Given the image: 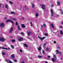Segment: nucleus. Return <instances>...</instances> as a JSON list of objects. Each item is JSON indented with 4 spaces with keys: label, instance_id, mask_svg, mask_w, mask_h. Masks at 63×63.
Instances as JSON below:
<instances>
[{
    "label": "nucleus",
    "instance_id": "nucleus-10",
    "mask_svg": "<svg viewBox=\"0 0 63 63\" xmlns=\"http://www.w3.org/2000/svg\"><path fill=\"white\" fill-rule=\"evenodd\" d=\"M31 34H32V32L30 31L29 32L27 33V34H28V36H30V35H31Z\"/></svg>",
    "mask_w": 63,
    "mask_h": 63
},
{
    "label": "nucleus",
    "instance_id": "nucleus-56",
    "mask_svg": "<svg viewBox=\"0 0 63 63\" xmlns=\"http://www.w3.org/2000/svg\"><path fill=\"white\" fill-rule=\"evenodd\" d=\"M43 27V26H41V27Z\"/></svg>",
    "mask_w": 63,
    "mask_h": 63
},
{
    "label": "nucleus",
    "instance_id": "nucleus-41",
    "mask_svg": "<svg viewBox=\"0 0 63 63\" xmlns=\"http://www.w3.org/2000/svg\"><path fill=\"white\" fill-rule=\"evenodd\" d=\"M20 51L21 52H22V50H20Z\"/></svg>",
    "mask_w": 63,
    "mask_h": 63
},
{
    "label": "nucleus",
    "instance_id": "nucleus-34",
    "mask_svg": "<svg viewBox=\"0 0 63 63\" xmlns=\"http://www.w3.org/2000/svg\"><path fill=\"white\" fill-rule=\"evenodd\" d=\"M9 3H10V4H13V2L10 1H9Z\"/></svg>",
    "mask_w": 63,
    "mask_h": 63
},
{
    "label": "nucleus",
    "instance_id": "nucleus-25",
    "mask_svg": "<svg viewBox=\"0 0 63 63\" xmlns=\"http://www.w3.org/2000/svg\"><path fill=\"white\" fill-rule=\"evenodd\" d=\"M11 14H15V15L16 14V13H14V12H11Z\"/></svg>",
    "mask_w": 63,
    "mask_h": 63
},
{
    "label": "nucleus",
    "instance_id": "nucleus-58",
    "mask_svg": "<svg viewBox=\"0 0 63 63\" xmlns=\"http://www.w3.org/2000/svg\"><path fill=\"white\" fill-rule=\"evenodd\" d=\"M62 23L63 24V22H62Z\"/></svg>",
    "mask_w": 63,
    "mask_h": 63
},
{
    "label": "nucleus",
    "instance_id": "nucleus-1",
    "mask_svg": "<svg viewBox=\"0 0 63 63\" xmlns=\"http://www.w3.org/2000/svg\"><path fill=\"white\" fill-rule=\"evenodd\" d=\"M41 7L43 10H45L46 9V5L44 4H42L41 5Z\"/></svg>",
    "mask_w": 63,
    "mask_h": 63
},
{
    "label": "nucleus",
    "instance_id": "nucleus-5",
    "mask_svg": "<svg viewBox=\"0 0 63 63\" xmlns=\"http://www.w3.org/2000/svg\"><path fill=\"white\" fill-rule=\"evenodd\" d=\"M18 40L19 41H21L23 40V38L22 37L20 38H19L18 39Z\"/></svg>",
    "mask_w": 63,
    "mask_h": 63
},
{
    "label": "nucleus",
    "instance_id": "nucleus-19",
    "mask_svg": "<svg viewBox=\"0 0 63 63\" xmlns=\"http://www.w3.org/2000/svg\"><path fill=\"white\" fill-rule=\"evenodd\" d=\"M57 4L58 5H60V3L58 1L57 2Z\"/></svg>",
    "mask_w": 63,
    "mask_h": 63
},
{
    "label": "nucleus",
    "instance_id": "nucleus-31",
    "mask_svg": "<svg viewBox=\"0 0 63 63\" xmlns=\"http://www.w3.org/2000/svg\"><path fill=\"white\" fill-rule=\"evenodd\" d=\"M46 50H47V51H48V50H49V48H48V47H47L46 48Z\"/></svg>",
    "mask_w": 63,
    "mask_h": 63
},
{
    "label": "nucleus",
    "instance_id": "nucleus-29",
    "mask_svg": "<svg viewBox=\"0 0 63 63\" xmlns=\"http://www.w3.org/2000/svg\"><path fill=\"white\" fill-rule=\"evenodd\" d=\"M47 44L46 43H45V44H44V45L43 46V47H45V46Z\"/></svg>",
    "mask_w": 63,
    "mask_h": 63
},
{
    "label": "nucleus",
    "instance_id": "nucleus-17",
    "mask_svg": "<svg viewBox=\"0 0 63 63\" xmlns=\"http://www.w3.org/2000/svg\"><path fill=\"white\" fill-rule=\"evenodd\" d=\"M58 10H60V11L61 12V13L62 15V14H63V11H62V10L58 9Z\"/></svg>",
    "mask_w": 63,
    "mask_h": 63
},
{
    "label": "nucleus",
    "instance_id": "nucleus-7",
    "mask_svg": "<svg viewBox=\"0 0 63 63\" xmlns=\"http://www.w3.org/2000/svg\"><path fill=\"white\" fill-rule=\"evenodd\" d=\"M0 48L3 49H6V50H8V49L7 48H6L4 47H0Z\"/></svg>",
    "mask_w": 63,
    "mask_h": 63
},
{
    "label": "nucleus",
    "instance_id": "nucleus-22",
    "mask_svg": "<svg viewBox=\"0 0 63 63\" xmlns=\"http://www.w3.org/2000/svg\"><path fill=\"white\" fill-rule=\"evenodd\" d=\"M5 7L6 9H8V5H5Z\"/></svg>",
    "mask_w": 63,
    "mask_h": 63
},
{
    "label": "nucleus",
    "instance_id": "nucleus-4",
    "mask_svg": "<svg viewBox=\"0 0 63 63\" xmlns=\"http://www.w3.org/2000/svg\"><path fill=\"white\" fill-rule=\"evenodd\" d=\"M5 40V38H0V42H4Z\"/></svg>",
    "mask_w": 63,
    "mask_h": 63
},
{
    "label": "nucleus",
    "instance_id": "nucleus-16",
    "mask_svg": "<svg viewBox=\"0 0 63 63\" xmlns=\"http://www.w3.org/2000/svg\"><path fill=\"white\" fill-rule=\"evenodd\" d=\"M53 56L54 58L55 59H56V60H57V58L56 57V55H53Z\"/></svg>",
    "mask_w": 63,
    "mask_h": 63
},
{
    "label": "nucleus",
    "instance_id": "nucleus-8",
    "mask_svg": "<svg viewBox=\"0 0 63 63\" xmlns=\"http://www.w3.org/2000/svg\"><path fill=\"white\" fill-rule=\"evenodd\" d=\"M13 31V27H11V28L10 29V33H12V31Z\"/></svg>",
    "mask_w": 63,
    "mask_h": 63
},
{
    "label": "nucleus",
    "instance_id": "nucleus-43",
    "mask_svg": "<svg viewBox=\"0 0 63 63\" xmlns=\"http://www.w3.org/2000/svg\"><path fill=\"white\" fill-rule=\"evenodd\" d=\"M1 4L0 3V8H1Z\"/></svg>",
    "mask_w": 63,
    "mask_h": 63
},
{
    "label": "nucleus",
    "instance_id": "nucleus-37",
    "mask_svg": "<svg viewBox=\"0 0 63 63\" xmlns=\"http://www.w3.org/2000/svg\"><path fill=\"white\" fill-rule=\"evenodd\" d=\"M16 25H18V23H17V22H16Z\"/></svg>",
    "mask_w": 63,
    "mask_h": 63
},
{
    "label": "nucleus",
    "instance_id": "nucleus-27",
    "mask_svg": "<svg viewBox=\"0 0 63 63\" xmlns=\"http://www.w3.org/2000/svg\"><path fill=\"white\" fill-rule=\"evenodd\" d=\"M24 46H25V47H28L27 45L26 44H24Z\"/></svg>",
    "mask_w": 63,
    "mask_h": 63
},
{
    "label": "nucleus",
    "instance_id": "nucleus-50",
    "mask_svg": "<svg viewBox=\"0 0 63 63\" xmlns=\"http://www.w3.org/2000/svg\"><path fill=\"white\" fill-rule=\"evenodd\" d=\"M22 19H24V17L22 18Z\"/></svg>",
    "mask_w": 63,
    "mask_h": 63
},
{
    "label": "nucleus",
    "instance_id": "nucleus-30",
    "mask_svg": "<svg viewBox=\"0 0 63 63\" xmlns=\"http://www.w3.org/2000/svg\"><path fill=\"white\" fill-rule=\"evenodd\" d=\"M42 53L43 54H45V51L43 50L42 51Z\"/></svg>",
    "mask_w": 63,
    "mask_h": 63
},
{
    "label": "nucleus",
    "instance_id": "nucleus-55",
    "mask_svg": "<svg viewBox=\"0 0 63 63\" xmlns=\"http://www.w3.org/2000/svg\"><path fill=\"white\" fill-rule=\"evenodd\" d=\"M45 63H47V61H46L45 62Z\"/></svg>",
    "mask_w": 63,
    "mask_h": 63
},
{
    "label": "nucleus",
    "instance_id": "nucleus-35",
    "mask_svg": "<svg viewBox=\"0 0 63 63\" xmlns=\"http://www.w3.org/2000/svg\"><path fill=\"white\" fill-rule=\"evenodd\" d=\"M38 57L39 58H42V56H39Z\"/></svg>",
    "mask_w": 63,
    "mask_h": 63
},
{
    "label": "nucleus",
    "instance_id": "nucleus-42",
    "mask_svg": "<svg viewBox=\"0 0 63 63\" xmlns=\"http://www.w3.org/2000/svg\"><path fill=\"white\" fill-rule=\"evenodd\" d=\"M14 62H17V60H15Z\"/></svg>",
    "mask_w": 63,
    "mask_h": 63
},
{
    "label": "nucleus",
    "instance_id": "nucleus-51",
    "mask_svg": "<svg viewBox=\"0 0 63 63\" xmlns=\"http://www.w3.org/2000/svg\"><path fill=\"white\" fill-rule=\"evenodd\" d=\"M21 63H24V62L23 61H22Z\"/></svg>",
    "mask_w": 63,
    "mask_h": 63
},
{
    "label": "nucleus",
    "instance_id": "nucleus-20",
    "mask_svg": "<svg viewBox=\"0 0 63 63\" xmlns=\"http://www.w3.org/2000/svg\"><path fill=\"white\" fill-rule=\"evenodd\" d=\"M32 6L33 8H34L35 7V5H34V4H32Z\"/></svg>",
    "mask_w": 63,
    "mask_h": 63
},
{
    "label": "nucleus",
    "instance_id": "nucleus-36",
    "mask_svg": "<svg viewBox=\"0 0 63 63\" xmlns=\"http://www.w3.org/2000/svg\"><path fill=\"white\" fill-rule=\"evenodd\" d=\"M12 19L13 20H16V19L15 18H13Z\"/></svg>",
    "mask_w": 63,
    "mask_h": 63
},
{
    "label": "nucleus",
    "instance_id": "nucleus-32",
    "mask_svg": "<svg viewBox=\"0 0 63 63\" xmlns=\"http://www.w3.org/2000/svg\"><path fill=\"white\" fill-rule=\"evenodd\" d=\"M2 55H5L6 54L5 53V52H3L2 53Z\"/></svg>",
    "mask_w": 63,
    "mask_h": 63
},
{
    "label": "nucleus",
    "instance_id": "nucleus-47",
    "mask_svg": "<svg viewBox=\"0 0 63 63\" xmlns=\"http://www.w3.org/2000/svg\"><path fill=\"white\" fill-rule=\"evenodd\" d=\"M50 57L49 56H48V58H50Z\"/></svg>",
    "mask_w": 63,
    "mask_h": 63
},
{
    "label": "nucleus",
    "instance_id": "nucleus-52",
    "mask_svg": "<svg viewBox=\"0 0 63 63\" xmlns=\"http://www.w3.org/2000/svg\"><path fill=\"white\" fill-rule=\"evenodd\" d=\"M59 16V15H57V16Z\"/></svg>",
    "mask_w": 63,
    "mask_h": 63
},
{
    "label": "nucleus",
    "instance_id": "nucleus-15",
    "mask_svg": "<svg viewBox=\"0 0 63 63\" xmlns=\"http://www.w3.org/2000/svg\"><path fill=\"white\" fill-rule=\"evenodd\" d=\"M51 60H52V61L53 62V63H54L55 62V60H54V58H52L51 59Z\"/></svg>",
    "mask_w": 63,
    "mask_h": 63
},
{
    "label": "nucleus",
    "instance_id": "nucleus-53",
    "mask_svg": "<svg viewBox=\"0 0 63 63\" xmlns=\"http://www.w3.org/2000/svg\"><path fill=\"white\" fill-rule=\"evenodd\" d=\"M10 49V47H9L8 49V50H9Z\"/></svg>",
    "mask_w": 63,
    "mask_h": 63
},
{
    "label": "nucleus",
    "instance_id": "nucleus-54",
    "mask_svg": "<svg viewBox=\"0 0 63 63\" xmlns=\"http://www.w3.org/2000/svg\"><path fill=\"white\" fill-rule=\"evenodd\" d=\"M58 48H60V47H58Z\"/></svg>",
    "mask_w": 63,
    "mask_h": 63
},
{
    "label": "nucleus",
    "instance_id": "nucleus-33",
    "mask_svg": "<svg viewBox=\"0 0 63 63\" xmlns=\"http://www.w3.org/2000/svg\"><path fill=\"white\" fill-rule=\"evenodd\" d=\"M11 47H12V48H14V47L12 45H11Z\"/></svg>",
    "mask_w": 63,
    "mask_h": 63
},
{
    "label": "nucleus",
    "instance_id": "nucleus-44",
    "mask_svg": "<svg viewBox=\"0 0 63 63\" xmlns=\"http://www.w3.org/2000/svg\"><path fill=\"white\" fill-rule=\"evenodd\" d=\"M56 41H55L54 42V44H56Z\"/></svg>",
    "mask_w": 63,
    "mask_h": 63
},
{
    "label": "nucleus",
    "instance_id": "nucleus-57",
    "mask_svg": "<svg viewBox=\"0 0 63 63\" xmlns=\"http://www.w3.org/2000/svg\"><path fill=\"white\" fill-rule=\"evenodd\" d=\"M62 59V58H61V60H62V59Z\"/></svg>",
    "mask_w": 63,
    "mask_h": 63
},
{
    "label": "nucleus",
    "instance_id": "nucleus-6",
    "mask_svg": "<svg viewBox=\"0 0 63 63\" xmlns=\"http://www.w3.org/2000/svg\"><path fill=\"white\" fill-rule=\"evenodd\" d=\"M5 26V24L3 23H1L0 24V26L1 27H4Z\"/></svg>",
    "mask_w": 63,
    "mask_h": 63
},
{
    "label": "nucleus",
    "instance_id": "nucleus-59",
    "mask_svg": "<svg viewBox=\"0 0 63 63\" xmlns=\"http://www.w3.org/2000/svg\"><path fill=\"white\" fill-rule=\"evenodd\" d=\"M25 7H26V6H25Z\"/></svg>",
    "mask_w": 63,
    "mask_h": 63
},
{
    "label": "nucleus",
    "instance_id": "nucleus-9",
    "mask_svg": "<svg viewBox=\"0 0 63 63\" xmlns=\"http://www.w3.org/2000/svg\"><path fill=\"white\" fill-rule=\"evenodd\" d=\"M51 16H53V11L52 9H51Z\"/></svg>",
    "mask_w": 63,
    "mask_h": 63
},
{
    "label": "nucleus",
    "instance_id": "nucleus-28",
    "mask_svg": "<svg viewBox=\"0 0 63 63\" xmlns=\"http://www.w3.org/2000/svg\"><path fill=\"white\" fill-rule=\"evenodd\" d=\"M12 42H15V39H12L11 40Z\"/></svg>",
    "mask_w": 63,
    "mask_h": 63
},
{
    "label": "nucleus",
    "instance_id": "nucleus-23",
    "mask_svg": "<svg viewBox=\"0 0 63 63\" xmlns=\"http://www.w3.org/2000/svg\"><path fill=\"white\" fill-rule=\"evenodd\" d=\"M60 33L61 35H63V32L62 31H60Z\"/></svg>",
    "mask_w": 63,
    "mask_h": 63
},
{
    "label": "nucleus",
    "instance_id": "nucleus-13",
    "mask_svg": "<svg viewBox=\"0 0 63 63\" xmlns=\"http://www.w3.org/2000/svg\"><path fill=\"white\" fill-rule=\"evenodd\" d=\"M11 57H12V58L13 59V58H15V55L14 54H13L11 55Z\"/></svg>",
    "mask_w": 63,
    "mask_h": 63
},
{
    "label": "nucleus",
    "instance_id": "nucleus-61",
    "mask_svg": "<svg viewBox=\"0 0 63 63\" xmlns=\"http://www.w3.org/2000/svg\"><path fill=\"white\" fill-rule=\"evenodd\" d=\"M20 8V9H21Z\"/></svg>",
    "mask_w": 63,
    "mask_h": 63
},
{
    "label": "nucleus",
    "instance_id": "nucleus-38",
    "mask_svg": "<svg viewBox=\"0 0 63 63\" xmlns=\"http://www.w3.org/2000/svg\"><path fill=\"white\" fill-rule=\"evenodd\" d=\"M45 35L46 36H47L48 35V34L47 33H45Z\"/></svg>",
    "mask_w": 63,
    "mask_h": 63
},
{
    "label": "nucleus",
    "instance_id": "nucleus-45",
    "mask_svg": "<svg viewBox=\"0 0 63 63\" xmlns=\"http://www.w3.org/2000/svg\"><path fill=\"white\" fill-rule=\"evenodd\" d=\"M21 34H23L24 33L23 32H21Z\"/></svg>",
    "mask_w": 63,
    "mask_h": 63
},
{
    "label": "nucleus",
    "instance_id": "nucleus-12",
    "mask_svg": "<svg viewBox=\"0 0 63 63\" xmlns=\"http://www.w3.org/2000/svg\"><path fill=\"white\" fill-rule=\"evenodd\" d=\"M22 27L23 28H25V26L24 25V24H22L21 25Z\"/></svg>",
    "mask_w": 63,
    "mask_h": 63
},
{
    "label": "nucleus",
    "instance_id": "nucleus-24",
    "mask_svg": "<svg viewBox=\"0 0 63 63\" xmlns=\"http://www.w3.org/2000/svg\"><path fill=\"white\" fill-rule=\"evenodd\" d=\"M51 26L52 27V28H54V25H53L52 24H51Z\"/></svg>",
    "mask_w": 63,
    "mask_h": 63
},
{
    "label": "nucleus",
    "instance_id": "nucleus-11",
    "mask_svg": "<svg viewBox=\"0 0 63 63\" xmlns=\"http://www.w3.org/2000/svg\"><path fill=\"white\" fill-rule=\"evenodd\" d=\"M12 20L11 19H8L6 21V22H12Z\"/></svg>",
    "mask_w": 63,
    "mask_h": 63
},
{
    "label": "nucleus",
    "instance_id": "nucleus-48",
    "mask_svg": "<svg viewBox=\"0 0 63 63\" xmlns=\"http://www.w3.org/2000/svg\"><path fill=\"white\" fill-rule=\"evenodd\" d=\"M53 6H54V5H52L51 6V7H53Z\"/></svg>",
    "mask_w": 63,
    "mask_h": 63
},
{
    "label": "nucleus",
    "instance_id": "nucleus-49",
    "mask_svg": "<svg viewBox=\"0 0 63 63\" xmlns=\"http://www.w3.org/2000/svg\"><path fill=\"white\" fill-rule=\"evenodd\" d=\"M60 28H62V26H61L60 27Z\"/></svg>",
    "mask_w": 63,
    "mask_h": 63
},
{
    "label": "nucleus",
    "instance_id": "nucleus-14",
    "mask_svg": "<svg viewBox=\"0 0 63 63\" xmlns=\"http://www.w3.org/2000/svg\"><path fill=\"white\" fill-rule=\"evenodd\" d=\"M17 28H18V30H20L21 29L20 28V26L19 25L17 26Z\"/></svg>",
    "mask_w": 63,
    "mask_h": 63
},
{
    "label": "nucleus",
    "instance_id": "nucleus-39",
    "mask_svg": "<svg viewBox=\"0 0 63 63\" xmlns=\"http://www.w3.org/2000/svg\"><path fill=\"white\" fill-rule=\"evenodd\" d=\"M4 19H7V17H4Z\"/></svg>",
    "mask_w": 63,
    "mask_h": 63
},
{
    "label": "nucleus",
    "instance_id": "nucleus-2",
    "mask_svg": "<svg viewBox=\"0 0 63 63\" xmlns=\"http://www.w3.org/2000/svg\"><path fill=\"white\" fill-rule=\"evenodd\" d=\"M56 52H57L56 54H57L59 53L60 55H61V54H62L61 52H60L59 51H58V50H56Z\"/></svg>",
    "mask_w": 63,
    "mask_h": 63
},
{
    "label": "nucleus",
    "instance_id": "nucleus-18",
    "mask_svg": "<svg viewBox=\"0 0 63 63\" xmlns=\"http://www.w3.org/2000/svg\"><path fill=\"white\" fill-rule=\"evenodd\" d=\"M41 47H40L38 48V50H39L40 51V50H41Z\"/></svg>",
    "mask_w": 63,
    "mask_h": 63
},
{
    "label": "nucleus",
    "instance_id": "nucleus-21",
    "mask_svg": "<svg viewBox=\"0 0 63 63\" xmlns=\"http://www.w3.org/2000/svg\"><path fill=\"white\" fill-rule=\"evenodd\" d=\"M31 24V26H33V24H32V22H30Z\"/></svg>",
    "mask_w": 63,
    "mask_h": 63
},
{
    "label": "nucleus",
    "instance_id": "nucleus-46",
    "mask_svg": "<svg viewBox=\"0 0 63 63\" xmlns=\"http://www.w3.org/2000/svg\"><path fill=\"white\" fill-rule=\"evenodd\" d=\"M43 26H44V27H46V25L45 24H44Z\"/></svg>",
    "mask_w": 63,
    "mask_h": 63
},
{
    "label": "nucleus",
    "instance_id": "nucleus-26",
    "mask_svg": "<svg viewBox=\"0 0 63 63\" xmlns=\"http://www.w3.org/2000/svg\"><path fill=\"white\" fill-rule=\"evenodd\" d=\"M39 16V14H38V13H36V15H35V16L36 17H37V16Z\"/></svg>",
    "mask_w": 63,
    "mask_h": 63
},
{
    "label": "nucleus",
    "instance_id": "nucleus-3",
    "mask_svg": "<svg viewBox=\"0 0 63 63\" xmlns=\"http://www.w3.org/2000/svg\"><path fill=\"white\" fill-rule=\"evenodd\" d=\"M38 38H39V39H41V41H43V40L44 39H45V38H46V37H43L42 38H40V36H38Z\"/></svg>",
    "mask_w": 63,
    "mask_h": 63
},
{
    "label": "nucleus",
    "instance_id": "nucleus-40",
    "mask_svg": "<svg viewBox=\"0 0 63 63\" xmlns=\"http://www.w3.org/2000/svg\"><path fill=\"white\" fill-rule=\"evenodd\" d=\"M11 23H12V25H14V22H13V21H11Z\"/></svg>",
    "mask_w": 63,
    "mask_h": 63
},
{
    "label": "nucleus",
    "instance_id": "nucleus-60",
    "mask_svg": "<svg viewBox=\"0 0 63 63\" xmlns=\"http://www.w3.org/2000/svg\"><path fill=\"white\" fill-rule=\"evenodd\" d=\"M38 0V1H39V0Z\"/></svg>",
    "mask_w": 63,
    "mask_h": 63
}]
</instances>
